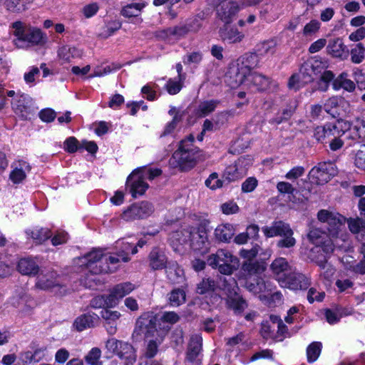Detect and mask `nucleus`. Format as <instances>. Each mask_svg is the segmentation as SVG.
<instances>
[{
    "mask_svg": "<svg viewBox=\"0 0 365 365\" xmlns=\"http://www.w3.org/2000/svg\"><path fill=\"white\" fill-rule=\"evenodd\" d=\"M235 229L232 224L225 223L218 225L215 230V238L222 242H229L234 237Z\"/></svg>",
    "mask_w": 365,
    "mask_h": 365,
    "instance_id": "obj_27",
    "label": "nucleus"
},
{
    "mask_svg": "<svg viewBox=\"0 0 365 365\" xmlns=\"http://www.w3.org/2000/svg\"><path fill=\"white\" fill-rule=\"evenodd\" d=\"M12 108L14 113L22 119H27L30 114L28 97L25 95H21L12 102Z\"/></svg>",
    "mask_w": 365,
    "mask_h": 365,
    "instance_id": "obj_25",
    "label": "nucleus"
},
{
    "mask_svg": "<svg viewBox=\"0 0 365 365\" xmlns=\"http://www.w3.org/2000/svg\"><path fill=\"white\" fill-rule=\"evenodd\" d=\"M218 33L221 40L227 43H240L245 37V35L237 28L230 26L226 24L220 27Z\"/></svg>",
    "mask_w": 365,
    "mask_h": 365,
    "instance_id": "obj_14",
    "label": "nucleus"
},
{
    "mask_svg": "<svg viewBox=\"0 0 365 365\" xmlns=\"http://www.w3.org/2000/svg\"><path fill=\"white\" fill-rule=\"evenodd\" d=\"M165 274L168 281L173 284H180L185 282V277L183 269L175 262H168Z\"/></svg>",
    "mask_w": 365,
    "mask_h": 365,
    "instance_id": "obj_20",
    "label": "nucleus"
},
{
    "mask_svg": "<svg viewBox=\"0 0 365 365\" xmlns=\"http://www.w3.org/2000/svg\"><path fill=\"white\" fill-rule=\"evenodd\" d=\"M220 208L222 213L227 215L237 213L240 210L237 204L232 200L222 204Z\"/></svg>",
    "mask_w": 365,
    "mask_h": 365,
    "instance_id": "obj_63",
    "label": "nucleus"
},
{
    "mask_svg": "<svg viewBox=\"0 0 365 365\" xmlns=\"http://www.w3.org/2000/svg\"><path fill=\"white\" fill-rule=\"evenodd\" d=\"M195 137L190 134L186 138L180 142L178 149L173 155L172 160L176 162L181 170L186 171L192 169L200 159V150L193 144Z\"/></svg>",
    "mask_w": 365,
    "mask_h": 365,
    "instance_id": "obj_1",
    "label": "nucleus"
},
{
    "mask_svg": "<svg viewBox=\"0 0 365 365\" xmlns=\"http://www.w3.org/2000/svg\"><path fill=\"white\" fill-rule=\"evenodd\" d=\"M279 285L293 291L306 290L311 285V279L294 269L287 277L279 279Z\"/></svg>",
    "mask_w": 365,
    "mask_h": 365,
    "instance_id": "obj_5",
    "label": "nucleus"
},
{
    "mask_svg": "<svg viewBox=\"0 0 365 365\" xmlns=\"http://www.w3.org/2000/svg\"><path fill=\"white\" fill-rule=\"evenodd\" d=\"M116 355L120 359L125 360V365L133 364L136 359L135 350L133 346L128 342L121 341Z\"/></svg>",
    "mask_w": 365,
    "mask_h": 365,
    "instance_id": "obj_30",
    "label": "nucleus"
},
{
    "mask_svg": "<svg viewBox=\"0 0 365 365\" xmlns=\"http://www.w3.org/2000/svg\"><path fill=\"white\" fill-rule=\"evenodd\" d=\"M241 270L245 277H250L262 273L265 270V267L262 263L250 260L243 262Z\"/></svg>",
    "mask_w": 365,
    "mask_h": 365,
    "instance_id": "obj_32",
    "label": "nucleus"
},
{
    "mask_svg": "<svg viewBox=\"0 0 365 365\" xmlns=\"http://www.w3.org/2000/svg\"><path fill=\"white\" fill-rule=\"evenodd\" d=\"M184 81H181L178 78H170L165 86L168 93L170 95H175L178 93L183 86Z\"/></svg>",
    "mask_w": 365,
    "mask_h": 365,
    "instance_id": "obj_56",
    "label": "nucleus"
},
{
    "mask_svg": "<svg viewBox=\"0 0 365 365\" xmlns=\"http://www.w3.org/2000/svg\"><path fill=\"white\" fill-rule=\"evenodd\" d=\"M216 9V14L219 19L226 24H230L233 17L240 10L239 4L234 1L213 6Z\"/></svg>",
    "mask_w": 365,
    "mask_h": 365,
    "instance_id": "obj_13",
    "label": "nucleus"
},
{
    "mask_svg": "<svg viewBox=\"0 0 365 365\" xmlns=\"http://www.w3.org/2000/svg\"><path fill=\"white\" fill-rule=\"evenodd\" d=\"M26 233L37 244H41L51 237V230L48 228L34 227L32 230H27Z\"/></svg>",
    "mask_w": 365,
    "mask_h": 365,
    "instance_id": "obj_37",
    "label": "nucleus"
},
{
    "mask_svg": "<svg viewBox=\"0 0 365 365\" xmlns=\"http://www.w3.org/2000/svg\"><path fill=\"white\" fill-rule=\"evenodd\" d=\"M222 289L227 296V298H232L239 294L240 288L237 281L233 277H224L222 280Z\"/></svg>",
    "mask_w": 365,
    "mask_h": 365,
    "instance_id": "obj_36",
    "label": "nucleus"
},
{
    "mask_svg": "<svg viewBox=\"0 0 365 365\" xmlns=\"http://www.w3.org/2000/svg\"><path fill=\"white\" fill-rule=\"evenodd\" d=\"M153 211L154 207L152 203L142 201L131 205L122 213V218L126 221L144 219L150 216Z\"/></svg>",
    "mask_w": 365,
    "mask_h": 365,
    "instance_id": "obj_8",
    "label": "nucleus"
},
{
    "mask_svg": "<svg viewBox=\"0 0 365 365\" xmlns=\"http://www.w3.org/2000/svg\"><path fill=\"white\" fill-rule=\"evenodd\" d=\"M143 3H131L124 7L120 11V14L126 18L137 17L140 15L142 9L145 7Z\"/></svg>",
    "mask_w": 365,
    "mask_h": 365,
    "instance_id": "obj_39",
    "label": "nucleus"
},
{
    "mask_svg": "<svg viewBox=\"0 0 365 365\" xmlns=\"http://www.w3.org/2000/svg\"><path fill=\"white\" fill-rule=\"evenodd\" d=\"M168 304L171 307H179L186 301V294L185 289L182 288H175L168 294Z\"/></svg>",
    "mask_w": 365,
    "mask_h": 365,
    "instance_id": "obj_34",
    "label": "nucleus"
},
{
    "mask_svg": "<svg viewBox=\"0 0 365 365\" xmlns=\"http://www.w3.org/2000/svg\"><path fill=\"white\" fill-rule=\"evenodd\" d=\"M156 331L155 317L145 314L137 319L133 336L136 337L137 339L150 338L153 336Z\"/></svg>",
    "mask_w": 365,
    "mask_h": 365,
    "instance_id": "obj_4",
    "label": "nucleus"
},
{
    "mask_svg": "<svg viewBox=\"0 0 365 365\" xmlns=\"http://www.w3.org/2000/svg\"><path fill=\"white\" fill-rule=\"evenodd\" d=\"M307 237L312 243L318 245L327 238L329 235L327 232L322 230L320 228L314 227L309 230Z\"/></svg>",
    "mask_w": 365,
    "mask_h": 365,
    "instance_id": "obj_50",
    "label": "nucleus"
},
{
    "mask_svg": "<svg viewBox=\"0 0 365 365\" xmlns=\"http://www.w3.org/2000/svg\"><path fill=\"white\" fill-rule=\"evenodd\" d=\"M58 275L53 270H41L37 277L36 287L40 289L48 290L54 288H59L60 294H63L66 291L65 287L61 285L58 280Z\"/></svg>",
    "mask_w": 365,
    "mask_h": 365,
    "instance_id": "obj_10",
    "label": "nucleus"
},
{
    "mask_svg": "<svg viewBox=\"0 0 365 365\" xmlns=\"http://www.w3.org/2000/svg\"><path fill=\"white\" fill-rule=\"evenodd\" d=\"M320 28V23L317 20H312L307 24L303 29V34L306 36H310L315 34Z\"/></svg>",
    "mask_w": 365,
    "mask_h": 365,
    "instance_id": "obj_64",
    "label": "nucleus"
},
{
    "mask_svg": "<svg viewBox=\"0 0 365 365\" xmlns=\"http://www.w3.org/2000/svg\"><path fill=\"white\" fill-rule=\"evenodd\" d=\"M259 63V58L255 53H247L243 55L238 63L239 73L245 78L250 75L251 71L256 68Z\"/></svg>",
    "mask_w": 365,
    "mask_h": 365,
    "instance_id": "obj_15",
    "label": "nucleus"
},
{
    "mask_svg": "<svg viewBox=\"0 0 365 365\" xmlns=\"http://www.w3.org/2000/svg\"><path fill=\"white\" fill-rule=\"evenodd\" d=\"M122 262L121 257H118L116 253L114 255L108 256L105 255L104 256V264L103 266H108L110 270L108 271V272H113L118 268V264Z\"/></svg>",
    "mask_w": 365,
    "mask_h": 365,
    "instance_id": "obj_57",
    "label": "nucleus"
},
{
    "mask_svg": "<svg viewBox=\"0 0 365 365\" xmlns=\"http://www.w3.org/2000/svg\"><path fill=\"white\" fill-rule=\"evenodd\" d=\"M317 217L320 222L327 223L329 237H337L344 233L342 228L344 226L345 218L342 215L321 210L317 214Z\"/></svg>",
    "mask_w": 365,
    "mask_h": 365,
    "instance_id": "obj_3",
    "label": "nucleus"
},
{
    "mask_svg": "<svg viewBox=\"0 0 365 365\" xmlns=\"http://www.w3.org/2000/svg\"><path fill=\"white\" fill-rule=\"evenodd\" d=\"M334 74L331 71H325L323 72L318 83V88L322 91H326L329 86L330 82L334 81Z\"/></svg>",
    "mask_w": 365,
    "mask_h": 365,
    "instance_id": "obj_52",
    "label": "nucleus"
},
{
    "mask_svg": "<svg viewBox=\"0 0 365 365\" xmlns=\"http://www.w3.org/2000/svg\"><path fill=\"white\" fill-rule=\"evenodd\" d=\"M247 81L251 82L259 91H265L269 88L270 80L268 77L258 73H252L246 77Z\"/></svg>",
    "mask_w": 365,
    "mask_h": 365,
    "instance_id": "obj_33",
    "label": "nucleus"
},
{
    "mask_svg": "<svg viewBox=\"0 0 365 365\" xmlns=\"http://www.w3.org/2000/svg\"><path fill=\"white\" fill-rule=\"evenodd\" d=\"M333 240L335 251L346 252L350 249V244L347 240L346 233L340 234L337 237H331Z\"/></svg>",
    "mask_w": 365,
    "mask_h": 365,
    "instance_id": "obj_41",
    "label": "nucleus"
},
{
    "mask_svg": "<svg viewBox=\"0 0 365 365\" xmlns=\"http://www.w3.org/2000/svg\"><path fill=\"white\" fill-rule=\"evenodd\" d=\"M351 61L354 63H361L365 58V48L361 43H358L350 51Z\"/></svg>",
    "mask_w": 365,
    "mask_h": 365,
    "instance_id": "obj_48",
    "label": "nucleus"
},
{
    "mask_svg": "<svg viewBox=\"0 0 365 365\" xmlns=\"http://www.w3.org/2000/svg\"><path fill=\"white\" fill-rule=\"evenodd\" d=\"M140 172V168L135 169L127 179V183H130V192L134 198L143 195L149 187L145 182V175H141Z\"/></svg>",
    "mask_w": 365,
    "mask_h": 365,
    "instance_id": "obj_12",
    "label": "nucleus"
},
{
    "mask_svg": "<svg viewBox=\"0 0 365 365\" xmlns=\"http://www.w3.org/2000/svg\"><path fill=\"white\" fill-rule=\"evenodd\" d=\"M292 230L288 223L281 220L273 222L271 226L262 227V232L267 237L284 235Z\"/></svg>",
    "mask_w": 365,
    "mask_h": 365,
    "instance_id": "obj_22",
    "label": "nucleus"
},
{
    "mask_svg": "<svg viewBox=\"0 0 365 365\" xmlns=\"http://www.w3.org/2000/svg\"><path fill=\"white\" fill-rule=\"evenodd\" d=\"M101 356V349L97 347H94L91 349V350L86 356L85 360L88 364L91 365H102L101 363L98 361Z\"/></svg>",
    "mask_w": 365,
    "mask_h": 365,
    "instance_id": "obj_58",
    "label": "nucleus"
},
{
    "mask_svg": "<svg viewBox=\"0 0 365 365\" xmlns=\"http://www.w3.org/2000/svg\"><path fill=\"white\" fill-rule=\"evenodd\" d=\"M243 177L235 164L227 166L223 173L224 180L228 182L236 181Z\"/></svg>",
    "mask_w": 365,
    "mask_h": 365,
    "instance_id": "obj_46",
    "label": "nucleus"
},
{
    "mask_svg": "<svg viewBox=\"0 0 365 365\" xmlns=\"http://www.w3.org/2000/svg\"><path fill=\"white\" fill-rule=\"evenodd\" d=\"M104 256L105 255L101 250H93L84 256L87 261L86 267L91 273L94 274L108 273V271L111 269L108 266H103Z\"/></svg>",
    "mask_w": 365,
    "mask_h": 365,
    "instance_id": "obj_11",
    "label": "nucleus"
},
{
    "mask_svg": "<svg viewBox=\"0 0 365 365\" xmlns=\"http://www.w3.org/2000/svg\"><path fill=\"white\" fill-rule=\"evenodd\" d=\"M98 319V315L94 313L83 314L74 320L73 327L78 331H82L86 329L93 327L95 326V322Z\"/></svg>",
    "mask_w": 365,
    "mask_h": 365,
    "instance_id": "obj_23",
    "label": "nucleus"
},
{
    "mask_svg": "<svg viewBox=\"0 0 365 365\" xmlns=\"http://www.w3.org/2000/svg\"><path fill=\"white\" fill-rule=\"evenodd\" d=\"M364 128L365 120L361 118H357L352 130L353 138H357L359 140H363L365 138V130H364Z\"/></svg>",
    "mask_w": 365,
    "mask_h": 365,
    "instance_id": "obj_55",
    "label": "nucleus"
},
{
    "mask_svg": "<svg viewBox=\"0 0 365 365\" xmlns=\"http://www.w3.org/2000/svg\"><path fill=\"white\" fill-rule=\"evenodd\" d=\"M197 20H187L185 22L167 28L160 31L161 36L164 38L173 37L175 39L184 38L190 32H196L199 29Z\"/></svg>",
    "mask_w": 365,
    "mask_h": 365,
    "instance_id": "obj_6",
    "label": "nucleus"
},
{
    "mask_svg": "<svg viewBox=\"0 0 365 365\" xmlns=\"http://www.w3.org/2000/svg\"><path fill=\"white\" fill-rule=\"evenodd\" d=\"M355 165L361 170H365V145H361L357 150L354 159Z\"/></svg>",
    "mask_w": 365,
    "mask_h": 365,
    "instance_id": "obj_62",
    "label": "nucleus"
},
{
    "mask_svg": "<svg viewBox=\"0 0 365 365\" xmlns=\"http://www.w3.org/2000/svg\"><path fill=\"white\" fill-rule=\"evenodd\" d=\"M17 267L19 272L24 275L35 276L39 272L38 264L29 257L21 259Z\"/></svg>",
    "mask_w": 365,
    "mask_h": 365,
    "instance_id": "obj_26",
    "label": "nucleus"
},
{
    "mask_svg": "<svg viewBox=\"0 0 365 365\" xmlns=\"http://www.w3.org/2000/svg\"><path fill=\"white\" fill-rule=\"evenodd\" d=\"M227 309L233 311L236 315H241L248 307L247 301L240 294L230 298H226Z\"/></svg>",
    "mask_w": 365,
    "mask_h": 365,
    "instance_id": "obj_28",
    "label": "nucleus"
},
{
    "mask_svg": "<svg viewBox=\"0 0 365 365\" xmlns=\"http://www.w3.org/2000/svg\"><path fill=\"white\" fill-rule=\"evenodd\" d=\"M21 41L32 45H43L46 42V36L38 29L29 28Z\"/></svg>",
    "mask_w": 365,
    "mask_h": 365,
    "instance_id": "obj_31",
    "label": "nucleus"
},
{
    "mask_svg": "<svg viewBox=\"0 0 365 365\" xmlns=\"http://www.w3.org/2000/svg\"><path fill=\"white\" fill-rule=\"evenodd\" d=\"M309 258L312 262H314L319 267H324L329 259L328 256L324 254L321 249L318 247L311 250Z\"/></svg>",
    "mask_w": 365,
    "mask_h": 365,
    "instance_id": "obj_47",
    "label": "nucleus"
},
{
    "mask_svg": "<svg viewBox=\"0 0 365 365\" xmlns=\"http://www.w3.org/2000/svg\"><path fill=\"white\" fill-rule=\"evenodd\" d=\"M277 45V40L276 38H271L259 43L257 51L261 55H273L276 51Z\"/></svg>",
    "mask_w": 365,
    "mask_h": 365,
    "instance_id": "obj_43",
    "label": "nucleus"
},
{
    "mask_svg": "<svg viewBox=\"0 0 365 365\" xmlns=\"http://www.w3.org/2000/svg\"><path fill=\"white\" fill-rule=\"evenodd\" d=\"M149 267L153 270L163 269L168 265V257L158 247H153L148 255Z\"/></svg>",
    "mask_w": 365,
    "mask_h": 365,
    "instance_id": "obj_16",
    "label": "nucleus"
},
{
    "mask_svg": "<svg viewBox=\"0 0 365 365\" xmlns=\"http://www.w3.org/2000/svg\"><path fill=\"white\" fill-rule=\"evenodd\" d=\"M135 288V286L131 282H126L116 284L112 289L117 297L122 299L125 295L130 294Z\"/></svg>",
    "mask_w": 365,
    "mask_h": 365,
    "instance_id": "obj_44",
    "label": "nucleus"
},
{
    "mask_svg": "<svg viewBox=\"0 0 365 365\" xmlns=\"http://www.w3.org/2000/svg\"><path fill=\"white\" fill-rule=\"evenodd\" d=\"M33 0H6L7 9L16 13H20L26 9V5L31 3Z\"/></svg>",
    "mask_w": 365,
    "mask_h": 365,
    "instance_id": "obj_45",
    "label": "nucleus"
},
{
    "mask_svg": "<svg viewBox=\"0 0 365 365\" xmlns=\"http://www.w3.org/2000/svg\"><path fill=\"white\" fill-rule=\"evenodd\" d=\"M327 52L334 58L345 60L348 58L349 51L340 38L331 39L327 47Z\"/></svg>",
    "mask_w": 365,
    "mask_h": 365,
    "instance_id": "obj_18",
    "label": "nucleus"
},
{
    "mask_svg": "<svg viewBox=\"0 0 365 365\" xmlns=\"http://www.w3.org/2000/svg\"><path fill=\"white\" fill-rule=\"evenodd\" d=\"M346 77L347 73H341L333 81V88L334 90H339L340 88H344V90L349 92L354 91L356 88L355 83L351 80L346 78Z\"/></svg>",
    "mask_w": 365,
    "mask_h": 365,
    "instance_id": "obj_35",
    "label": "nucleus"
},
{
    "mask_svg": "<svg viewBox=\"0 0 365 365\" xmlns=\"http://www.w3.org/2000/svg\"><path fill=\"white\" fill-rule=\"evenodd\" d=\"M336 175L334 165L331 162H322L309 172L310 178L317 184H324Z\"/></svg>",
    "mask_w": 365,
    "mask_h": 365,
    "instance_id": "obj_9",
    "label": "nucleus"
},
{
    "mask_svg": "<svg viewBox=\"0 0 365 365\" xmlns=\"http://www.w3.org/2000/svg\"><path fill=\"white\" fill-rule=\"evenodd\" d=\"M338 97L333 96L326 101L324 104V110L327 113L330 115L331 117L336 114V106H340L341 104L337 102Z\"/></svg>",
    "mask_w": 365,
    "mask_h": 365,
    "instance_id": "obj_60",
    "label": "nucleus"
},
{
    "mask_svg": "<svg viewBox=\"0 0 365 365\" xmlns=\"http://www.w3.org/2000/svg\"><path fill=\"white\" fill-rule=\"evenodd\" d=\"M293 235V230L287 232L284 235H281V239L277 241V246L279 248L287 249L294 247L297 243V240Z\"/></svg>",
    "mask_w": 365,
    "mask_h": 365,
    "instance_id": "obj_51",
    "label": "nucleus"
},
{
    "mask_svg": "<svg viewBox=\"0 0 365 365\" xmlns=\"http://www.w3.org/2000/svg\"><path fill=\"white\" fill-rule=\"evenodd\" d=\"M215 282L211 278H204L197 284L196 292L199 294H205L213 292L215 289Z\"/></svg>",
    "mask_w": 365,
    "mask_h": 365,
    "instance_id": "obj_49",
    "label": "nucleus"
},
{
    "mask_svg": "<svg viewBox=\"0 0 365 365\" xmlns=\"http://www.w3.org/2000/svg\"><path fill=\"white\" fill-rule=\"evenodd\" d=\"M101 316L105 321L104 327L108 333L110 335L115 334L117 331L118 322L121 316L120 313L105 308L101 312Z\"/></svg>",
    "mask_w": 365,
    "mask_h": 365,
    "instance_id": "obj_17",
    "label": "nucleus"
},
{
    "mask_svg": "<svg viewBox=\"0 0 365 365\" xmlns=\"http://www.w3.org/2000/svg\"><path fill=\"white\" fill-rule=\"evenodd\" d=\"M235 164L238 168L241 175L247 174L249 168L252 165V158L249 156H242L235 161Z\"/></svg>",
    "mask_w": 365,
    "mask_h": 365,
    "instance_id": "obj_53",
    "label": "nucleus"
},
{
    "mask_svg": "<svg viewBox=\"0 0 365 365\" xmlns=\"http://www.w3.org/2000/svg\"><path fill=\"white\" fill-rule=\"evenodd\" d=\"M338 103L341 104L340 106H336V114L332 116L333 118L337 119V123L339 124L343 123L342 118L346 116L350 112V105L348 101L344 100L343 98H339L337 99Z\"/></svg>",
    "mask_w": 365,
    "mask_h": 365,
    "instance_id": "obj_40",
    "label": "nucleus"
},
{
    "mask_svg": "<svg viewBox=\"0 0 365 365\" xmlns=\"http://www.w3.org/2000/svg\"><path fill=\"white\" fill-rule=\"evenodd\" d=\"M190 246L194 250L201 251L207 249L208 245L207 233L203 228H199L189 232Z\"/></svg>",
    "mask_w": 365,
    "mask_h": 365,
    "instance_id": "obj_19",
    "label": "nucleus"
},
{
    "mask_svg": "<svg viewBox=\"0 0 365 365\" xmlns=\"http://www.w3.org/2000/svg\"><path fill=\"white\" fill-rule=\"evenodd\" d=\"M207 264L223 274L231 275L239 267L238 258L231 252L224 249H219L214 254L210 255Z\"/></svg>",
    "mask_w": 365,
    "mask_h": 365,
    "instance_id": "obj_2",
    "label": "nucleus"
},
{
    "mask_svg": "<svg viewBox=\"0 0 365 365\" xmlns=\"http://www.w3.org/2000/svg\"><path fill=\"white\" fill-rule=\"evenodd\" d=\"M322 349V344L319 341L311 343L307 348V357L309 363H313L319 358Z\"/></svg>",
    "mask_w": 365,
    "mask_h": 365,
    "instance_id": "obj_42",
    "label": "nucleus"
},
{
    "mask_svg": "<svg viewBox=\"0 0 365 365\" xmlns=\"http://www.w3.org/2000/svg\"><path fill=\"white\" fill-rule=\"evenodd\" d=\"M271 269L279 283L280 278L287 277L294 270L287 260L283 257L275 259L271 264Z\"/></svg>",
    "mask_w": 365,
    "mask_h": 365,
    "instance_id": "obj_21",
    "label": "nucleus"
},
{
    "mask_svg": "<svg viewBox=\"0 0 365 365\" xmlns=\"http://www.w3.org/2000/svg\"><path fill=\"white\" fill-rule=\"evenodd\" d=\"M348 225L349 230L356 235L365 228V220L363 217H357L356 219L350 218L348 220Z\"/></svg>",
    "mask_w": 365,
    "mask_h": 365,
    "instance_id": "obj_54",
    "label": "nucleus"
},
{
    "mask_svg": "<svg viewBox=\"0 0 365 365\" xmlns=\"http://www.w3.org/2000/svg\"><path fill=\"white\" fill-rule=\"evenodd\" d=\"M31 169V167L28 163L19 161L18 165L11 172L9 178L14 183H20L26 178V173L30 172Z\"/></svg>",
    "mask_w": 365,
    "mask_h": 365,
    "instance_id": "obj_29",
    "label": "nucleus"
},
{
    "mask_svg": "<svg viewBox=\"0 0 365 365\" xmlns=\"http://www.w3.org/2000/svg\"><path fill=\"white\" fill-rule=\"evenodd\" d=\"M64 149L68 153H75L81 149V143L75 137H69L64 142Z\"/></svg>",
    "mask_w": 365,
    "mask_h": 365,
    "instance_id": "obj_61",
    "label": "nucleus"
},
{
    "mask_svg": "<svg viewBox=\"0 0 365 365\" xmlns=\"http://www.w3.org/2000/svg\"><path fill=\"white\" fill-rule=\"evenodd\" d=\"M11 28L14 30V35L17 37V40L21 41L28 30L26 24L21 21H16L11 24Z\"/></svg>",
    "mask_w": 365,
    "mask_h": 365,
    "instance_id": "obj_59",
    "label": "nucleus"
},
{
    "mask_svg": "<svg viewBox=\"0 0 365 365\" xmlns=\"http://www.w3.org/2000/svg\"><path fill=\"white\" fill-rule=\"evenodd\" d=\"M321 62L318 61L304 62L300 67L299 73L297 75H292L289 80V87L294 86L295 83L300 79L303 83H311L314 81V76L319 71Z\"/></svg>",
    "mask_w": 365,
    "mask_h": 365,
    "instance_id": "obj_7",
    "label": "nucleus"
},
{
    "mask_svg": "<svg viewBox=\"0 0 365 365\" xmlns=\"http://www.w3.org/2000/svg\"><path fill=\"white\" fill-rule=\"evenodd\" d=\"M202 338L199 334L191 336L186 354V360L190 363L195 361L202 349Z\"/></svg>",
    "mask_w": 365,
    "mask_h": 365,
    "instance_id": "obj_24",
    "label": "nucleus"
},
{
    "mask_svg": "<svg viewBox=\"0 0 365 365\" xmlns=\"http://www.w3.org/2000/svg\"><path fill=\"white\" fill-rule=\"evenodd\" d=\"M219 103L220 101L217 100L201 102L196 110V115L200 118L205 117L213 112Z\"/></svg>",
    "mask_w": 365,
    "mask_h": 365,
    "instance_id": "obj_38",
    "label": "nucleus"
}]
</instances>
